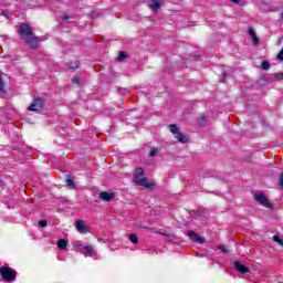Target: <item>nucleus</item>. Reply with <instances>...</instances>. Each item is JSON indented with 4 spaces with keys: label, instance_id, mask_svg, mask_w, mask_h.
I'll use <instances>...</instances> for the list:
<instances>
[{
    "label": "nucleus",
    "instance_id": "nucleus-1",
    "mask_svg": "<svg viewBox=\"0 0 283 283\" xmlns=\"http://www.w3.org/2000/svg\"><path fill=\"white\" fill-rule=\"evenodd\" d=\"M18 32L24 43H28L33 49L39 48V38L34 36L30 25L25 23L20 24Z\"/></svg>",
    "mask_w": 283,
    "mask_h": 283
},
{
    "label": "nucleus",
    "instance_id": "nucleus-2",
    "mask_svg": "<svg viewBox=\"0 0 283 283\" xmlns=\"http://www.w3.org/2000/svg\"><path fill=\"white\" fill-rule=\"evenodd\" d=\"M133 180L139 187H145V189H151L154 184L149 182L145 177V170L143 168H136Z\"/></svg>",
    "mask_w": 283,
    "mask_h": 283
},
{
    "label": "nucleus",
    "instance_id": "nucleus-3",
    "mask_svg": "<svg viewBox=\"0 0 283 283\" xmlns=\"http://www.w3.org/2000/svg\"><path fill=\"white\" fill-rule=\"evenodd\" d=\"M0 277L8 283L14 282L17 280V272L12 268L3 265L0 268Z\"/></svg>",
    "mask_w": 283,
    "mask_h": 283
},
{
    "label": "nucleus",
    "instance_id": "nucleus-4",
    "mask_svg": "<svg viewBox=\"0 0 283 283\" xmlns=\"http://www.w3.org/2000/svg\"><path fill=\"white\" fill-rule=\"evenodd\" d=\"M168 127L174 138H176L179 143H182L184 145L189 143V138L180 132V128H178V126H176L175 124H170Z\"/></svg>",
    "mask_w": 283,
    "mask_h": 283
},
{
    "label": "nucleus",
    "instance_id": "nucleus-5",
    "mask_svg": "<svg viewBox=\"0 0 283 283\" xmlns=\"http://www.w3.org/2000/svg\"><path fill=\"white\" fill-rule=\"evenodd\" d=\"M43 105H45V99L42 97H35L28 109L29 112H41V109H43Z\"/></svg>",
    "mask_w": 283,
    "mask_h": 283
},
{
    "label": "nucleus",
    "instance_id": "nucleus-6",
    "mask_svg": "<svg viewBox=\"0 0 283 283\" xmlns=\"http://www.w3.org/2000/svg\"><path fill=\"white\" fill-rule=\"evenodd\" d=\"M254 200L259 202V205H262V207H266L268 209H271V207H273L271 201H269V198H266L263 192L254 193Z\"/></svg>",
    "mask_w": 283,
    "mask_h": 283
},
{
    "label": "nucleus",
    "instance_id": "nucleus-7",
    "mask_svg": "<svg viewBox=\"0 0 283 283\" xmlns=\"http://www.w3.org/2000/svg\"><path fill=\"white\" fill-rule=\"evenodd\" d=\"M188 237L190 238V240H192V242H197V244H205V238L200 237L193 231H189Z\"/></svg>",
    "mask_w": 283,
    "mask_h": 283
},
{
    "label": "nucleus",
    "instance_id": "nucleus-8",
    "mask_svg": "<svg viewBox=\"0 0 283 283\" xmlns=\"http://www.w3.org/2000/svg\"><path fill=\"white\" fill-rule=\"evenodd\" d=\"M148 7L150 8V10H154V12L158 13V10L163 8V3L160 2V0H148Z\"/></svg>",
    "mask_w": 283,
    "mask_h": 283
},
{
    "label": "nucleus",
    "instance_id": "nucleus-9",
    "mask_svg": "<svg viewBox=\"0 0 283 283\" xmlns=\"http://www.w3.org/2000/svg\"><path fill=\"white\" fill-rule=\"evenodd\" d=\"M84 258H93V260H96V250H94V245L85 247Z\"/></svg>",
    "mask_w": 283,
    "mask_h": 283
},
{
    "label": "nucleus",
    "instance_id": "nucleus-10",
    "mask_svg": "<svg viewBox=\"0 0 283 283\" xmlns=\"http://www.w3.org/2000/svg\"><path fill=\"white\" fill-rule=\"evenodd\" d=\"M233 266L234 269L239 272V273H249V268L245 266L244 264L240 263V261H234L233 262Z\"/></svg>",
    "mask_w": 283,
    "mask_h": 283
},
{
    "label": "nucleus",
    "instance_id": "nucleus-11",
    "mask_svg": "<svg viewBox=\"0 0 283 283\" xmlns=\"http://www.w3.org/2000/svg\"><path fill=\"white\" fill-rule=\"evenodd\" d=\"M115 193L114 192H107V191H103L99 193V200H104L105 202H111L113 198H115Z\"/></svg>",
    "mask_w": 283,
    "mask_h": 283
},
{
    "label": "nucleus",
    "instance_id": "nucleus-12",
    "mask_svg": "<svg viewBox=\"0 0 283 283\" xmlns=\"http://www.w3.org/2000/svg\"><path fill=\"white\" fill-rule=\"evenodd\" d=\"M248 34H250L253 45H258V43H260V39L255 34V30H253V28L248 29Z\"/></svg>",
    "mask_w": 283,
    "mask_h": 283
},
{
    "label": "nucleus",
    "instance_id": "nucleus-13",
    "mask_svg": "<svg viewBox=\"0 0 283 283\" xmlns=\"http://www.w3.org/2000/svg\"><path fill=\"white\" fill-rule=\"evenodd\" d=\"M75 228L78 233H85L87 231V228L85 227V221L83 220L76 221Z\"/></svg>",
    "mask_w": 283,
    "mask_h": 283
},
{
    "label": "nucleus",
    "instance_id": "nucleus-14",
    "mask_svg": "<svg viewBox=\"0 0 283 283\" xmlns=\"http://www.w3.org/2000/svg\"><path fill=\"white\" fill-rule=\"evenodd\" d=\"M57 249H60L61 251H64V249H67V240L60 239L57 241Z\"/></svg>",
    "mask_w": 283,
    "mask_h": 283
},
{
    "label": "nucleus",
    "instance_id": "nucleus-15",
    "mask_svg": "<svg viewBox=\"0 0 283 283\" xmlns=\"http://www.w3.org/2000/svg\"><path fill=\"white\" fill-rule=\"evenodd\" d=\"M66 185L70 189H76V184H74V180L70 176H66Z\"/></svg>",
    "mask_w": 283,
    "mask_h": 283
},
{
    "label": "nucleus",
    "instance_id": "nucleus-16",
    "mask_svg": "<svg viewBox=\"0 0 283 283\" xmlns=\"http://www.w3.org/2000/svg\"><path fill=\"white\" fill-rule=\"evenodd\" d=\"M87 245H84V244H77L74 247L75 251H77V253H81L82 255H85V248Z\"/></svg>",
    "mask_w": 283,
    "mask_h": 283
},
{
    "label": "nucleus",
    "instance_id": "nucleus-17",
    "mask_svg": "<svg viewBox=\"0 0 283 283\" xmlns=\"http://www.w3.org/2000/svg\"><path fill=\"white\" fill-rule=\"evenodd\" d=\"M81 65V62H78V61H75V62H71L70 64H69V67L71 69V70H78V66Z\"/></svg>",
    "mask_w": 283,
    "mask_h": 283
},
{
    "label": "nucleus",
    "instance_id": "nucleus-18",
    "mask_svg": "<svg viewBox=\"0 0 283 283\" xmlns=\"http://www.w3.org/2000/svg\"><path fill=\"white\" fill-rule=\"evenodd\" d=\"M125 59H127V53H125L124 51H120L118 53L117 61H125Z\"/></svg>",
    "mask_w": 283,
    "mask_h": 283
},
{
    "label": "nucleus",
    "instance_id": "nucleus-19",
    "mask_svg": "<svg viewBox=\"0 0 283 283\" xmlns=\"http://www.w3.org/2000/svg\"><path fill=\"white\" fill-rule=\"evenodd\" d=\"M129 240H130V242H132L133 244H138V235L132 233V234L129 235Z\"/></svg>",
    "mask_w": 283,
    "mask_h": 283
},
{
    "label": "nucleus",
    "instance_id": "nucleus-20",
    "mask_svg": "<svg viewBox=\"0 0 283 283\" xmlns=\"http://www.w3.org/2000/svg\"><path fill=\"white\" fill-rule=\"evenodd\" d=\"M198 124L201 125V126L207 125V116H201V117L198 119Z\"/></svg>",
    "mask_w": 283,
    "mask_h": 283
},
{
    "label": "nucleus",
    "instance_id": "nucleus-21",
    "mask_svg": "<svg viewBox=\"0 0 283 283\" xmlns=\"http://www.w3.org/2000/svg\"><path fill=\"white\" fill-rule=\"evenodd\" d=\"M262 70H269V67H271V64H269V62L263 61L261 64Z\"/></svg>",
    "mask_w": 283,
    "mask_h": 283
},
{
    "label": "nucleus",
    "instance_id": "nucleus-22",
    "mask_svg": "<svg viewBox=\"0 0 283 283\" xmlns=\"http://www.w3.org/2000/svg\"><path fill=\"white\" fill-rule=\"evenodd\" d=\"M158 154V148H151L150 151H149V156L151 158H154V156H156Z\"/></svg>",
    "mask_w": 283,
    "mask_h": 283
},
{
    "label": "nucleus",
    "instance_id": "nucleus-23",
    "mask_svg": "<svg viewBox=\"0 0 283 283\" xmlns=\"http://www.w3.org/2000/svg\"><path fill=\"white\" fill-rule=\"evenodd\" d=\"M39 227H41V229H45V227H48V221L46 220H40L39 221Z\"/></svg>",
    "mask_w": 283,
    "mask_h": 283
},
{
    "label": "nucleus",
    "instance_id": "nucleus-24",
    "mask_svg": "<svg viewBox=\"0 0 283 283\" xmlns=\"http://www.w3.org/2000/svg\"><path fill=\"white\" fill-rule=\"evenodd\" d=\"M219 251H221L222 253H227V245H219L218 247Z\"/></svg>",
    "mask_w": 283,
    "mask_h": 283
},
{
    "label": "nucleus",
    "instance_id": "nucleus-25",
    "mask_svg": "<svg viewBox=\"0 0 283 283\" xmlns=\"http://www.w3.org/2000/svg\"><path fill=\"white\" fill-rule=\"evenodd\" d=\"M156 233H158L159 235H164L165 238H170V235H171V234H169V233L159 232V231H156Z\"/></svg>",
    "mask_w": 283,
    "mask_h": 283
},
{
    "label": "nucleus",
    "instance_id": "nucleus-26",
    "mask_svg": "<svg viewBox=\"0 0 283 283\" xmlns=\"http://www.w3.org/2000/svg\"><path fill=\"white\" fill-rule=\"evenodd\" d=\"M277 59H279V61H283V48H282V50L279 52Z\"/></svg>",
    "mask_w": 283,
    "mask_h": 283
},
{
    "label": "nucleus",
    "instance_id": "nucleus-27",
    "mask_svg": "<svg viewBox=\"0 0 283 283\" xmlns=\"http://www.w3.org/2000/svg\"><path fill=\"white\" fill-rule=\"evenodd\" d=\"M62 21H67L70 19V17L67 14H64L61 17Z\"/></svg>",
    "mask_w": 283,
    "mask_h": 283
},
{
    "label": "nucleus",
    "instance_id": "nucleus-28",
    "mask_svg": "<svg viewBox=\"0 0 283 283\" xmlns=\"http://www.w3.org/2000/svg\"><path fill=\"white\" fill-rule=\"evenodd\" d=\"M280 186H281V188L283 189V172L281 174Z\"/></svg>",
    "mask_w": 283,
    "mask_h": 283
},
{
    "label": "nucleus",
    "instance_id": "nucleus-29",
    "mask_svg": "<svg viewBox=\"0 0 283 283\" xmlns=\"http://www.w3.org/2000/svg\"><path fill=\"white\" fill-rule=\"evenodd\" d=\"M232 3H240V0H230Z\"/></svg>",
    "mask_w": 283,
    "mask_h": 283
},
{
    "label": "nucleus",
    "instance_id": "nucleus-30",
    "mask_svg": "<svg viewBox=\"0 0 283 283\" xmlns=\"http://www.w3.org/2000/svg\"><path fill=\"white\" fill-rule=\"evenodd\" d=\"M78 77L73 78V83H78Z\"/></svg>",
    "mask_w": 283,
    "mask_h": 283
},
{
    "label": "nucleus",
    "instance_id": "nucleus-31",
    "mask_svg": "<svg viewBox=\"0 0 283 283\" xmlns=\"http://www.w3.org/2000/svg\"><path fill=\"white\" fill-rule=\"evenodd\" d=\"M223 78H227V73H223Z\"/></svg>",
    "mask_w": 283,
    "mask_h": 283
},
{
    "label": "nucleus",
    "instance_id": "nucleus-32",
    "mask_svg": "<svg viewBox=\"0 0 283 283\" xmlns=\"http://www.w3.org/2000/svg\"><path fill=\"white\" fill-rule=\"evenodd\" d=\"M282 78H283V75H281V76L279 77V81L282 80Z\"/></svg>",
    "mask_w": 283,
    "mask_h": 283
}]
</instances>
